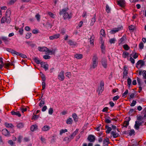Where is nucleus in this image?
I'll use <instances>...</instances> for the list:
<instances>
[{"instance_id":"nucleus-1","label":"nucleus","mask_w":146,"mask_h":146,"mask_svg":"<svg viewBox=\"0 0 146 146\" xmlns=\"http://www.w3.org/2000/svg\"><path fill=\"white\" fill-rule=\"evenodd\" d=\"M68 8H66L62 9L60 11L59 14L60 15H63V17L64 19H69L72 17V14L71 13H68Z\"/></svg>"},{"instance_id":"nucleus-2","label":"nucleus","mask_w":146,"mask_h":146,"mask_svg":"<svg viewBox=\"0 0 146 146\" xmlns=\"http://www.w3.org/2000/svg\"><path fill=\"white\" fill-rule=\"evenodd\" d=\"M11 14L10 9H8L6 13L5 17H3L1 20V23H6L9 24L11 22V19L10 16Z\"/></svg>"},{"instance_id":"nucleus-3","label":"nucleus","mask_w":146,"mask_h":146,"mask_svg":"<svg viewBox=\"0 0 146 146\" xmlns=\"http://www.w3.org/2000/svg\"><path fill=\"white\" fill-rule=\"evenodd\" d=\"M98 57L97 55H94L92 58V67L95 68L98 65Z\"/></svg>"},{"instance_id":"nucleus-4","label":"nucleus","mask_w":146,"mask_h":146,"mask_svg":"<svg viewBox=\"0 0 146 146\" xmlns=\"http://www.w3.org/2000/svg\"><path fill=\"white\" fill-rule=\"evenodd\" d=\"M104 83L103 81H102L100 83V86L98 87L97 91L98 92V95H100L104 90Z\"/></svg>"},{"instance_id":"nucleus-5","label":"nucleus","mask_w":146,"mask_h":146,"mask_svg":"<svg viewBox=\"0 0 146 146\" xmlns=\"http://www.w3.org/2000/svg\"><path fill=\"white\" fill-rule=\"evenodd\" d=\"M145 62L142 60H139L136 64V67L137 68H141L145 65Z\"/></svg>"},{"instance_id":"nucleus-6","label":"nucleus","mask_w":146,"mask_h":146,"mask_svg":"<svg viewBox=\"0 0 146 146\" xmlns=\"http://www.w3.org/2000/svg\"><path fill=\"white\" fill-rule=\"evenodd\" d=\"M122 27H121L114 28L113 29L111 30L110 33L111 34H114L121 30Z\"/></svg>"},{"instance_id":"nucleus-7","label":"nucleus","mask_w":146,"mask_h":146,"mask_svg":"<svg viewBox=\"0 0 146 146\" xmlns=\"http://www.w3.org/2000/svg\"><path fill=\"white\" fill-rule=\"evenodd\" d=\"M125 3L124 0H119L117 1V4L121 7L124 6Z\"/></svg>"},{"instance_id":"nucleus-8","label":"nucleus","mask_w":146,"mask_h":146,"mask_svg":"<svg viewBox=\"0 0 146 146\" xmlns=\"http://www.w3.org/2000/svg\"><path fill=\"white\" fill-rule=\"evenodd\" d=\"M88 139L90 142H94L95 140V137L94 135H90L88 136Z\"/></svg>"},{"instance_id":"nucleus-9","label":"nucleus","mask_w":146,"mask_h":146,"mask_svg":"<svg viewBox=\"0 0 146 146\" xmlns=\"http://www.w3.org/2000/svg\"><path fill=\"white\" fill-rule=\"evenodd\" d=\"M79 129H77L75 131L70 135V140L72 139L78 133Z\"/></svg>"},{"instance_id":"nucleus-10","label":"nucleus","mask_w":146,"mask_h":146,"mask_svg":"<svg viewBox=\"0 0 146 146\" xmlns=\"http://www.w3.org/2000/svg\"><path fill=\"white\" fill-rule=\"evenodd\" d=\"M41 67L44 68L45 70L48 69V65L45 62H42L40 64Z\"/></svg>"},{"instance_id":"nucleus-11","label":"nucleus","mask_w":146,"mask_h":146,"mask_svg":"<svg viewBox=\"0 0 146 146\" xmlns=\"http://www.w3.org/2000/svg\"><path fill=\"white\" fill-rule=\"evenodd\" d=\"M130 118L129 117L127 119V121H124L123 124V127H127V126L129 124V121L130 120Z\"/></svg>"},{"instance_id":"nucleus-12","label":"nucleus","mask_w":146,"mask_h":146,"mask_svg":"<svg viewBox=\"0 0 146 146\" xmlns=\"http://www.w3.org/2000/svg\"><path fill=\"white\" fill-rule=\"evenodd\" d=\"M60 35L59 34H55L49 37V39L50 40H52L54 39H57L59 37Z\"/></svg>"},{"instance_id":"nucleus-13","label":"nucleus","mask_w":146,"mask_h":146,"mask_svg":"<svg viewBox=\"0 0 146 146\" xmlns=\"http://www.w3.org/2000/svg\"><path fill=\"white\" fill-rule=\"evenodd\" d=\"M102 64L104 68H106L107 65V60L105 59H102Z\"/></svg>"},{"instance_id":"nucleus-14","label":"nucleus","mask_w":146,"mask_h":146,"mask_svg":"<svg viewBox=\"0 0 146 146\" xmlns=\"http://www.w3.org/2000/svg\"><path fill=\"white\" fill-rule=\"evenodd\" d=\"M11 113L12 115H16L19 117H20L21 116V114L19 111H11Z\"/></svg>"},{"instance_id":"nucleus-15","label":"nucleus","mask_w":146,"mask_h":146,"mask_svg":"<svg viewBox=\"0 0 146 146\" xmlns=\"http://www.w3.org/2000/svg\"><path fill=\"white\" fill-rule=\"evenodd\" d=\"M1 132L5 136H7L9 135V131L6 129H3Z\"/></svg>"},{"instance_id":"nucleus-16","label":"nucleus","mask_w":146,"mask_h":146,"mask_svg":"<svg viewBox=\"0 0 146 146\" xmlns=\"http://www.w3.org/2000/svg\"><path fill=\"white\" fill-rule=\"evenodd\" d=\"M58 78L61 81H63L64 78V74H59L58 75Z\"/></svg>"},{"instance_id":"nucleus-17","label":"nucleus","mask_w":146,"mask_h":146,"mask_svg":"<svg viewBox=\"0 0 146 146\" xmlns=\"http://www.w3.org/2000/svg\"><path fill=\"white\" fill-rule=\"evenodd\" d=\"M141 125V123L138 121H136L135 125V128L138 130L139 129V127Z\"/></svg>"},{"instance_id":"nucleus-18","label":"nucleus","mask_w":146,"mask_h":146,"mask_svg":"<svg viewBox=\"0 0 146 146\" xmlns=\"http://www.w3.org/2000/svg\"><path fill=\"white\" fill-rule=\"evenodd\" d=\"M68 44L70 46H74L77 45V43L74 42L71 40H69L68 42Z\"/></svg>"},{"instance_id":"nucleus-19","label":"nucleus","mask_w":146,"mask_h":146,"mask_svg":"<svg viewBox=\"0 0 146 146\" xmlns=\"http://www.w3.org/2000/svg\"><path fill=\"white\" fill-rule=\"evenodd\" d=\"M50 127L47 125H46L42 127V130L43 131H47L50 130Z\"/></svg>"},{"instance_id":"nucleus-20","label":"nucleus","mask_w":146,"mask_h":146,"mask_svg":"<svg viewBox=\"0 0 146 146\" xmlns=\"http://www.w3.org/2000/svg\"><path fill=\"white\" fill-rule=\"evenodd\" d=\"M38 128V126L36 125H32L31 127V130L33 131L36 130Z\"/></svg>"},{"instance_id":"nucleus-21","label":"nucleus","mask_w":146,"mask_h":146,"mask_svg":"<svg viewBox=\"0 0 146 146\" xmlns=\"http://www.w3.org/2000/svg\"><path fill=\"white\" fill-rule=\"evenodd\" d=\"M1 39L5 43H7L10 40L6 37L3 36L1 37Z\"/></svg>"},{"instance_id":"nucleus-22","label":"nucleus","mask_w":146,"mask_h":146,"mask_svg":"<svg viewBox=\"0 0 146 146\" xmlns=\"http://www.w3.org/2000/svg\"><path fill=\"white\" fill-rule=\"evenodd\" d=\"M111 133L112 135L114 138H116L119 136V134L117 133L116 132L112 131L111 132Z\"/></svg>"},{"instance_id":"nucleus-23","label":"nucleus","mask_w":146,"mask_h":146,"mask_svg":"<svg viewBox=\"0 0 146 146\" xmlns=\"http://www.w3.org/2000/svg\"><path fill=\"white\" fill-rule=\"evenodd\" d=\"M125 37L123 36L120 39L119 41V44H122L125 43L124 40L125 38Z\"/></svg>"},{"instance_id":"nucleus-24","label":"nucleus","mask_w":146,"mask_h":146,"mask_svg":"<svg viewBox=\"0 0 146 146\" xmlns=\"http://www.w3.org/2000/svg\"><path fill=\"white\" fill-rule=\"evenodd\" d=\"M129 54L127 52H123L122 54V57L124 58H128V56L129 55Z\"/></svg>"},{"instance_id":"nucleus-25","label":"nucleus","mask_w":146,"mask_h":146,"mask_svg":"<svg viewBox=\"0 0 146 146\" xmlns=\"http://www.w3.org/2000/svg\"><path fill=\"white\" fill-rule=\"evenodd\" d=\"M38 50L40 51H45L47 50V48L46 47H38Z\"/></svg>"},{"instance_id":"nucleus-26","label":"nucleus","mask_w":146,"mask_h":146,"mask_svg":"<svg viewBox=\"0 0 146 146\" xmlns=\"http://www.w3.org/2000/svg\"><path fill=\"white\" fill-rule=\"evenodd\" d=\"M34 61L37 64H41V63L42 62L41 60H39L38 58H37L35 57L33 59Z\"/></svg>"},{"instance_id":"nucleus-27","label":"nucleus","mask_w":146,"mask_h":146,"mask_svg":"<svg viewBox=\"0 0 146 146\" xmlns=\"http://www.w3.org/2000/svg\"><path fill=\"white\" fill-rule=\"evenodd\" d=\"M47 50L46 52H47V53L48 54H54L55 52V50H49L47 48Z\"/></svg>"},{"instance_id":"nucleus-28","label":"nucleus","mask_w":146,"mask_h":146,"mask_svg":"<svg viewBox=\"0 0 146 146\" xmlns=\"http://www.w3.org/2000/svg\"><path fill=\"white\" fill-rule=\"evenodd\" d=\"M101 48L102 50V53L104 54L105 53V46L104 45V42H102L101 46Z\"/></svg>"},{"instance_id":"nucleus-29","label":"nucleus","mask_w":146,"mask_h":146,"mask_svg":"<svg viewBox=\"0 0 146 146\" xmlns=\"http://www.w3.org/2000/svg\"><path fill=\"white\" fill-rule=\"evenodd\" d=\"M74 57L77 59H80L82 58L83 56L82 54H77L75 55Z\"/></svg>"},{"instance_id":"nucleus-30","label":"nucleus","mask_w":146,"mask_h":146,"mask_svg":"<svg viewBox=\"0 0 146 146\" xmlns=\"http://www.w3.org/2000/svg\"><path fill=\"white\" fill-rule=\"evenodd\" d=\"M94 35H92L90 39V43L93 46L94 44Z\"/></svg>"},{"instance_id":"nucleus-31","label":"nucleus","mask_w":146,"mask_h":146,"mask_svg":"<svg viewBox=\"0 0 146 146\" xmlns=\"http://www.w3.org/2000/svg\"><path fill=\"white\" fill-rule=\"evenodd\" d=\"M73 120L71 118L69 117L66 120V123L68 124H71L72 123Z\"/></svg>"},{"instance_id":"nucleus-32","label":"nucleus","mask_w":146,"mask_h":146,"mask_svg":"<svg viewBox=\"0 0 146 146\" xmlns=\"http://www.w3.org/2000/svg\"><path fill=\"white\" fill-rule=\"evenodd\" d=\"M96 18L95 16L94 17H93L91 20V22L90 23V25L91 26H93L95 22H96Z\"/></svg>"},{"instance_id":"nucleus-33","label":"nucleus","mask_w":146,"mask_h":146,"mask_svg":"<svg viewBox=\"0 0 146 146\" xmlns=\"http://www.w3.org/2000/svg\"><path fill=\"white\" fill-rule=\"evenodd\" d=\"M105 128L107 129V130L106 131V133H109L111 130V128L107 125L105 126Z\"/></svg>"},{"instance_id":"nucleus-34","label":"nucleus","mask_w":146,"mask_h":146,"mask_svg":"<svg viewBox=\"0 0 146 146\" xmlns=\"http://www.w3.org/2000/svg\"><path fill=\"white\" fill-rule=\"evenodd\" d=\"M5 125L7 127L13 128L14 127V126L12 124L9 123H5Z\"/></svg>"},{"instance_id":"nucleus-35","label":"nucleus","mask_w":146,"mask_h":146,"mask_svg":"<svg viewBox=\"0 0 146 146\" xmlns=\"http://www.w3.org/2000/svg\"><path fill=\"white\" fill-rule=\"evenodd\" d=\"M44 104V98H42L39 104V106L40 107L43 106Z\"/></svg>"},{"instance_id":"nucleus-36","label":"nucleus","mask_w":146,"mask_h":146,"mask_svg":"<svg viewBox=\"0 0 146 146\" xmlns=\"http://www.w3.org/2000/svg\"><path fill=\"white\" fill-rule=\"evenodd\" d=\"M67 131L68 130L66 129H61L60 130V135H61L63 133H65V132H67Z\"/></svg>"},{"instance_id":"nucleus-37","label":"nucleus","mask_w":146,"mask_h":146,"mask_svg":"<svg viewBox=\"0 0 146 146\" xmlns=\"http://www.w3.org/2000/svg\"><path fill=\"white\" fill-rule=\"evenodd\" d=\"M17 0H10V1L7 3L8 5H11L13 4Z\"/></svg>"},{"instance_id":"nucleus-38","label":"nucleus","mask_w":146,"mask_h":146,"mask_svg":"<svg viewBox=\"0 0 146 146\" xmlns=\"http://www.w3.org/2000/svg\"><path fill=\"white\" fill-rule=\"evenodd\" d=\"M100 34L103 36L104 37L105 36V31L103 29H102L101 30Z\"/></svg>"},{"instance_id":"nucleus-39","label":"nucleus","mask_w":146,"mask_h":146,"mask_svg":"<svg viewBox=\"0 0 146 146\" xmlns=\"http://www.w3.org/2000/svg\"><path fill=\"white\" fill-rule=\"evenodd\" d=\"M124 72L123 73H127L128 70V68L127 66H125L124 67Z\"/></svg>"},{"instance_id":"nucleus-40","label":"nucleus","mask_w":146,"mask_h":146,"mask_svg":"<svg viewBox=\"0 0 146 146\" xmlns=\"http://www.w3.org/2000/svg\"><path fill=\"white\" fill-rule=\"evenodd\" d=\"M48 14L51 17L54 18L55 17V15L52 13L49 12L48 13Z\"/></svg>"},{"instance_id":"nucleus-41","label":"nucleus","mask_w":146,"mask_h":146,"mask_svg":"<svg viewBox=\"0 0 146 146\" xmlns=\"http://www.w3.org/2000/svg\"><path fill=\"white\" fill-rule=\"evenodd\" d=\"M128 90L127 89L122 94V97H123L125 98L128 93Z\"/></svg>"},{"instance_id":"nucleus-42","label":"nucleus","mask_w":146,"mask_h":146,"mask_svg":"<svg viewBox=\"0 0 146 146\" xmlns=\"http://www.w3.org/2000/svg\"><path fill=\"white\" fill-rule=\"evenodd\" d=\"M83 24V22L82 21H81L78 24V26L77 27V28L78 29H80L82 27Z\"/></svg>"},{"instance_id":"nucleus-43","label":"nucleus","mask_w":146,"mask_h":146,"mask_svg":"<svg viewBox=\"0 0 146 146\" xmlns=\"http://www.w3.org/2000/svg\"><path fill=\"white\" fill-rule=\"evenodd\" d=\"M35 17L36 19L38 21H40V15L38 13L35 16Z\"/></svg>"},{"instance_id":"nucleus-44","label":"nucleus","mask_w":146,"mask_h":146,"mask_svg":"<svg viewBox=\"0 0 146 146\" xmlns=\"http://www.w3.org/2000/svg\"><path fill=\"white\" fill-rule=\"evenodd\" d=\"M71 140H70V136H69V137H66L64 139V141H67V143L70 142Z\"/></svg>"},{"instance_id":"nucleus-45","label":"nucleus","mask_w":146,"mask_h":146,"mask_svg":"<svg viewBox=\"0 0 146 146\" xmlns=\"http://www.w3.org/2000/svg\"><path fill=\"white\" fill-rule=\"evenodd\" d=\"M116 40L115 38H113L111 39H110L109 40V42L111 44H114L115 43V41Z\"/></svg>"},{"instance_id":"nucleus-46","label":"nucleus","mask_w":146,"mask_h":146,"mask_svg":"<svg viewBox=\"0 0 146 146\" xmlns=\"http://www.w3.org/2000/svg\"><path fill=\"white\" fill-rule=\"evenodd\" d=\"M72 117L74 118V121H76V120H77L78 118L77 116L76 115V114L74 113H73L72 115Z\"/></svg>"},{"instance_id":"nucleus-47","label":"nucleus","mask_w":146,"mask_h":146,"mask_svg":"<svg viewBox=\"0 0 146 146\" xmlns=\"http://www.w3.org/2000/svg\"><path fill=\"white\" fill-rule=\"evenodd\" d=\"M135 131L134 129H131L129 132V134L130 136H131L133 135H134Z\"/></svg>"},{"instance_id":"nucleus-48","label":"nucleus","mask_w":146,"mask_h":146,"mask_svg":"<svg viewBox=\"0 0 146 146\" xmlns=\"http://www.w3.org/2000/svg\"><path fill=\"white\" fill-rule=\"evenodd\" d=\"M123 48L126 50H128L129 49V47L127 44H124L123 46Z\"/></svg>"},{"instance_id":"nucleus-49","label":"nucleus","mask_w":146,"mask_h":146,"mask_svg":"<svg viewBox=\"0 0 146 146\" xmlns=\"http://www.w3.org/2000/svg\"><path fill=\"white\" fill-rule=\"evenodd\" d=\"M66 30L64 28H63L61 29L60 30V33L62 34V35H64L65 33Z\"/></svg>"},{"instance_id":"nucleus-50","label":"nucleus","mask_w":146,"mask_h":146,"mask_svg":"<svg viewBox=\"0 0 146 146\" xmlns=\"http://www.w3.org/2000/svg\"><path fill=\"white\" fill-rule=\"evenodd\" d=\"M17 55L23 58H25L26 57V55L19 52H18Z\"/></svg>"},{"instance_id":"nucleus-51","label":"nucleus","mask_w":146,"mask_h":146,"mask_svg":"<svg viewBox=\"0 0 146 146\" xmlns=\"http://www.w3.org/2000/svg\"><path fill=\"white\" fill-rule=\"evenodd\" d=\"M39 117V115H34L33 114V116L32 119H34V120L38 118Z\"/></svg>"},{"instance_id":"nucleus-52","label":"nucleus","mask_w":146,"mask_h":146,"mask_svg":"<svg viewBox=\"0 0 146 146\" xmlns=\"http://www.w3.org/2000/svg\"><path fill=\"white\" fill-rule=\"evenodd\" d=\"M129 60L130 61L131 63L132 64H134L135 63V60L134 58L132 57H130L129 59Z\"/></svg>"},{"instance_id":"nucleus-53","label":"nucleus","mask_w":146,"mask_h":146,"mask_svg":"<svg viewBox=\"0 0 146 146\" xmlns=\"http://www.w3.org/2000/svg\"><path fill=\"white\" fill-rule=\"evenodd\" d=\"M17 126L19 128H22L23 127V125L22 123H19L17 124Z\"/></svg>"},{"instance_id":"nucleus-54","label":"nucleus","mask_w":146,"mask_h":146,"mask_svg":"<svg viewBox=\"0 0 146 146\" xmlns=\"http://www.w3.org/2000/svg\"><path fill=\"white\" fill-rule=\"evenodd\" d=\"M23 138V136L19 135L17 141L19 143H21V139Z\"/></svg>"},{"instance_id":"nucleus-55","label":"nucleus","mask_w":146,"mask_h":146,"mask_svg":"<svg viewBox=\"0 0 146 146\" xmlns=\"http://www.w3.org/2000/svg\"><path fill=\"white\" fill-rule=\"evenodd\" d=\"M144 47V44L143 42H141L139 44V48L141 49H142Z\"/></svg>"},{"instance_id":"nucleus-56","label":"nucleus","mask_w":146,"mask_h":146,"mask_svg":"<svg viewBox=\"0 0 146 146\" xmlns=\"http://www.w3.org/2000/svg\"><path fill=\"white\" fill-rule=\"evenodd\" d=\"M41 77L42 80L44 82V81L46 80L45 76L43 74H42L41 75Z\"/></svg>"},{"instance_id":"nucleus-57","label":"nucleus","mask_w":146,"mask_h":146,"mask_svg":"<svg viewBox=\"0 0 146 146\" xmlns=\"http://www.w3.org/2000/svg\"><path fill=\"white\" fill-rule=\"evenodd\" d=\"M104 143H107L108 144L109 143V139L107 137H106L104 139Z\"/></svg>"},{"instance_id":"nucleus-58","label":"nucleus","mask_w":146,"mask_h":146,"mask_svg":"<svg viewBox=\"0 0 146 146\" xmlns=\"http://www.w3.org/2000/svg\"><path fill=\"white\" fill-rule=\"evenodd\" d=\"M53 110L52 108H50L49 109L48 111V113L52 115L53 113Z\"/></svg>"},{"instance_id":"nucleus-59","label":"nucleus","mask_w":146,"mask_h":146,"mask_svg":"<svg viewBox=\"0 0 146 146\" xmlns=\"http://www.w3.org/2000/svg\"><path fill=\"white\" fill-rule=\"evenodd\" d=\"M110 8L109 6L107 5H106V11L107 13H109L110 12Z\"/></svg>"},{"instance_id":"nucleus-60","label":"nucleus","mask_w":146,"mask_h":146,"mask_svg":"<svg viewBox=\"0 0 146 146\" xmlns=\"http://www.w3.org/2000/svg\"><path fill=\"white\" fill-rule=\"evenodd\" d=\"M21 111L22 113H24L25 112L27 111V108H24L23 107H22L21 108Z\"/></svg>"},{"instance_id":"nucleus-61","label":"nucleus","mask_w":146,"mask_h":146,"mask_svg":"<svg viewBox=\"0 0 146 146\" xmlns=\"http://www.w3.org/2000/svg\"><path fill=\"white\" fill-rule=\"evenodd\" d=\"M43 58L45 59H50V57L49 55H44L43 56Z\"/></svg>"},{"instance_id":"nucleus-62","label":"nucleus","mask_w":146,"mask_h":146,"mask_svg":"<svg viewBox=\"0 0 146 146\" xmlns=\"http://www.w3.org/2000/svg\"><path fill=\"white\" fill-rule=\"evenodd\" d=\"M10 65L11 64L10 63H5L4 64V65H5V68L7 69H8V68L10 66Z\"/></svg>"},{"instance_id":"nucleus-63","label":"nucleus","mask_w":146,"mask_h":146,"mask_svg":"<svg viewBox=\"0 0 146 146\" xmlns=\"http://www.w3.org/2000/svg\"><path fill=\"white\" fill-rule=\"evenodd\" d=\"M119 96L117 95L116 96H114L113 98V101H116L118 99H119Z\"/></svg>"},{"instance_id":"nucleus-64","label":"nucleus","mask_w":146,"mask_h":146,"mask_svg":"<svg viewBox=\"0 0 146 146\" xmlns=\"http://www.w3.org/2000/svg\"><path fill=\"white\" fill-rule=\"evenodd\" d=\"M134 29V27L133 25H130L129 27V29L130 30H133Z\"/></svg>"}]
</instances>
